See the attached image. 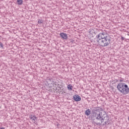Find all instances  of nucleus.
I'll return each instance as SVG.
<instances>
[{"mask_svg":"<svg viewBox=\"0 0 129 129\" xmlns=\"http://www.w3.org/2000/svg\"><path fill=\"white\" fill-rule=\"evenodd\" d=\"M0 46L2 48H3V47H4V44H3L2 43H0Z\"/></svg>","mask_w":129,"mask_h":129,"instance_id":"nucleus-16","label":"nucleus"},{"mask_svg":"<svg viewBox=\"0 0 129 129\" xmlns=\"http://www.w3.org/2000/svg\"><path fill=\"white\" fill-rule=\"evenodd\" d=\"M73 98L75 101H80V100H81V97H80L78 95H75L74 96Z\"/></svg>","mask_w":129,"mask_h":129,"instance_id":"nucleus-7","label":"nucleus"},{"mask_svg":"<svg viewBox=\"0 0 129 129\" xmlns=\"http://www.w3.org/2000/svg\"><path fill=\"white\" fill-rule=\"evenodd\" d=\"M93 32H94V30L93 29H92L89 30V33H90L91 35H92V33H93Z\"/></svg>","mask_w":129,"mask_h":129,"instance_id":"nucleus-15","label":"nucleus"},{"mask_svg":"<svg viewBox=\"0 0 129 129\" xmlns=\"http://www.w3.org/2000/svg\"><path fill=\"white\" fill-rule=\"evenodd\" d=\"M91 117L92 119H100L101 123H102L104 120H106L105 121V124H107L108 122V116L104 110L101 111L100 113L93 111L91 113Z\"/></svg>","mask_w":129,"mask_h":129,"instance_id":"nucleus-1","label":"nucleus"},{"mask_svg":"<svg viewBox=\"0 0 129 129\" xmlns=\"http://www.w3.org/2000/svg\"><path fill=\"white\" fill-rule=\"evenodd\" d=\"M91 113V111L89 109H88V110H86L85 112V114L87 116H88L89 114H90Z\"/></svg>","mask_w":129,"mask_h":129,"instance_id":"nucleus-11","label":"nucleus"},{"mask_svg":"<svg viewBox=\"0 0 129 129\" xmlns=\"http://www.w3.org/2000/svg\"><path fill=\"white\" fill-rule=\"evenodd\" d=\"M110 37H106L105 39L99 40V46L101 47H106L110 44Z\"/></svg>","mask_w":129,"mask_h":129,"instance_id":"nucleus-3","label":"nucleus"},{"mask_svg":"<svg viewBox=\"0 0 129 129\" xmlns=\"http://www.w3.org/2000/svg\"><path fill=\"white\" fill-rule=\"evenodd\" d=\"M29 118L31 119L32 122H33L34 123H36V122L37 121V117L32 114H30L29 115Z\"/></svg>","mask_w":129,"mask_h":129,"instance_id":"nucleus-6","label":"nucleus"},{"mask_svg":"<svg viewBox=\"0 0 129 129\" xmlns=\"http://www.w3.org/2000/svg\"><path fill=\"white\" fill-rule=\"evenodd\" d=\"M38 24H39L40 25H41V24H43V20H38Z\"/></svg>","mask_w":129,"mask_h":129,"instance_id":"nucleus-14","label":"nucleus"},{"mask_svg":"<svg viewBox=\"0 0 129 129\" xmlns=\"http://www.w3.org/2000/svg\"><path fill=\"white\" fill-rule=\"evenodd\" d=\"M96 124L97 125H100L101 124V123H96Z\"/></svg>","mask_w":129,"mask_h":129,"instance_id":"nucleus-18","label":"nucleus"},{"mask_svg":"<svg viewBox=\"0 0 129 129\" xmlns=\"http://www.w3.org/2000/svg\"><path fill=\"white\" fill-rule=\"evenodd\" d=\"M117 89L123 94H127L129 92L128 87L127 86V85L124 83H119L118 84Z\"/></svg>","mask_w":129,"mask_h":129,"instance_id":"nucleus-2","label":"nucleus"},{"mask_svg":"<svg viewBox=\"0 0 129 129\" xmlns=\"http://www.w3.org/2000/svg\"><path fill=\"white\" fill-rule=\"evenodd\" d=\"M72 86L71 85H68V88L69 90H72Z\"/></svg>","mask_w":129,"mask_h":129,"instance_id":"nucleus-13","label":"nucleus"},{"mask_svg":"<svg viewBox=\"0 0 129 129\" xmlns=\"http://www.w3.org/2000/svg\"><path fill=\"white\" fill-rule=\"evenodd\" d=\"M121 39L122 40V41L124 40V37H122V36H121Z\"/></svg>","mask_w":129,"mask_h":129,"instance_id":"nucleus-17","label":"nucleus"},{"mask_svg":"<svg viewBox=\"0 0 129 129\" xmlns=\"http://www.w3.org/2000/svg\"><path fill=\"white\" fill-rule=\"evenodd\" d=\"M18 5H23V0H17Z\"/></svg>","mask_w":129,"mask_h":129,"instance_id":"nucleus-12","label":"nucleus"},{"mask_svg":"<svg viewBox=\"0 0 129 129\" xmlns=\"http://www.w3.org/2000/svg\"><path fill=\"white\" fill-rule=\"evenodd\" d=\"M102 110H101V108L99 107H97L94 109L93 111H95V112H97L98 113H100V111L101 112Z\"/></svg>","mask_w":129,"mask_h":129,"instance_id":"nucleus-10","label":"nucleus"},{"mask_svg":"<svg viewBox=\"0 0 129 129\" xmlns=\"http://www.w3.org/2000/svg\"><path fill=\"white\" fill-rule=\"evenodd\" d=\"M60 36L63 39L67 40V39H68V36L66 33H61Z\"/></svg>","mask_w":129,"mask_h":129,"instance_id":"nucleus-8","label":"nucleus"},{"mask_svg":"<svg viewBox=\"0 0 129 129\" xmlns=\"http://www.w3.org/2000/svg\"><path fill=\"white\" fill-rule=\"evenodd\" d=\"M109 36L104 34V33H99L98 35L96 36V38L99 39V40H102L103 39H106V38H109Z\"/></svg>","mask_w":129,"mask_h":129,"instance_id":"nucleus-5","label":"nucleus"},{"mask_svg":"<svg viewBox=\"0 0 129 129\" xmlns=\"http://www.w3.org/2000/svg\"><path fill=\"white\" fill-rule=\"evenodd\" d=\"M93 44L94 45H99V38L96 37L93 40Z\"/></svg>","mask_w":129,"mask_h":129,"instance_id":"nucleus-9","label":"nucleus"},{"mask_svg":"<svg viewBox=\"0 0 129 129\" xmlns=\"http://www.w3.org/2000/svg\"><path fill=\"white\" fill-rule=\"evenodd\" d=\"M47 82L48 85H50V84H51V87H56L57 82H56V81H54L53 78L47 80Z\"/></svg>","mask_w":129,"mask_h":129,"instance_id":"nucleus-4","label":"nucleus"},{"mask_svg":"<svg viewBox=\"0 0 129 129\" xmlns=\"http://www.w3.org/2000/svg\"><path fill=\"white\" fill-rule=\"evenodd\" d=\"M0 129H5V128L4 127H1Z\"/></svg>","mask_w":129,"mask_h":129,"instance_id":"nucleus-19","label":"nucleus"}]
</instances>
